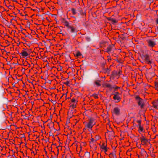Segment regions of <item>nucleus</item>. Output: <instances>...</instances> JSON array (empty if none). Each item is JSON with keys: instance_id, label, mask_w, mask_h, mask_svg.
Returning <instances> with one entry per match:
<instances>
[{"instance_id": "f257e3e1", "label": "nucleus", "mask_w": 158, "mask_h": 158, "mask_svg": "<svg viewBox=\"0 0 158 158\" xmlns=\"http://www.w3.org/2000/svg\"><path fill=\"white\" fill-rule=\"evenodd\" d=\"M68 30L69 31V33L71 34V36H75L77 35V31L75 27L72 26Z\"/></svg>"}, {"instance_id": "f03ea898", "label": "nucleus", "mask_w": 158, "mask_h": 158, "mask_svg": "<svg viewBox=\"0 0 158 158\" xmlns=\"http://www.w3.org/2000/svg\"><path fill=\"white\" fill-rule=\"evenodd\" d=\"M149 46L151 47H153L155 46L156 44V39L152 40H147Z\"/></svg>"}, {"instance_id": "7ed1b4c3", "label": "nucleus", "mask_w": 158, "mask_h": 158, "mask_svg": "<svg viewBox=\"0 0 158 158\" xmlns=\"http://www.w3.org/2000/svg\"><path fill=\"white\" fill-rule=\"evenodd\" d=\"M142 57L148 64H151V63L152 61L150 59L149 56L148 54L143 55Z\"/></svg>"}, {"instance_id": "20e7f679", "label": "nucleus", "mask_w": 158, "mask_h": 158, "mask_svg": "<svg viewBox=\"0 0 158 158\" xmlns=\"http://www.w3.org/2000/svg\"><path fill=\"white\" fill-rule=\"evenodd\" d=\"M113 112L116 115H119L120 114V110L118 107H115L114 108Z\"/></svg>"}, {"instance_id": "39448f33", "label": "nucleus", "mask_w": 158, "mask_h": 158, "mask_svg": "<svg viewBox=\"0 0 158 158\" xmlns=\"http://www.w3.org/2000/svg\"><path fill=\"white\" fill-rule=\"evenodd\" d=\"M100 82L101 81L100 80H95L94 81V85L95 86L96 85L97 87L100 86L101 85V84L100 83Z\"/></svg>"}, {"instance_id": "423d86ee", "label": "nucleus", "mask_w": 158, "mask_h": 158, "mask_svg": "<svg viewBox=\"0 0 158 158\" xmlns=\"http://www.w3.org/2000/svg\"><path fill=\"white\" fill-rule=\"evenodd\" d=\"M113 98L114 100L117 101L115 102H118L121 99L120 97L119 96V95L115 94H114V96L113 97Z\"/></svg>"}, {"instance_id": "0eeeda50", "label": "nucleus", "mask_w": 158, "mask_h": 158, "mask_svg": "<svg viewBox=\"0 0 158 158\" xmlns=\"http://www.w3.org/2000/svg\"><path fill=\"white\" fill-rule=\"evenodd\" d=\"M95 124V123H92L91 122H89L85 125V126L91 129L93 127V126Z\"/></svg>"}, {"instance_id": "6e6552de", "label": "nucleus", "mask_w": 158, "mask_h": 158, "mask_svg": "<svg viewBox=\"0 0 158 158\" xmlns=\"http://www.w3.org/2000/svg\"><path fill=\"white\" fill-rule=\"evenodd\" d=\"M121 73L122 71H119L118 72L116 71H114L112 72V74L113 76L117 75L120 76L121 74Z\"/></svg>"}, {"instance_id": "1a4fd4ad", "label": "nucleus", "mask_w": 158, "mask_h": 158, "mask_svg": "<svg viewBox=\"0 0 158 158\" xmlns=\"http://www.w3.org/2000/svg\"><path fill=\"white\" fill-rule=\"evenodd\" d=\"M114 46V45H113L112 46L110 45L108 47L106 48L107 52H111L112 48H113Z\"/></svg>"}, {"instance_id": "9d476101", "label": "nucleus", "mask_w": 158, "mask_h": 158, "mask_svg": "<svg viewBox=\"0 0 158 158\" xmlns=\"http://www.w3.org/2000/svg\"><path fill=\"white\" fill-rule=\"evenodd\" d=\"M105 86L109 88H110L111 89H113L115 87V85H111L110 84H105Z\"/></svg>"}, {"instance_id": "9b49d317", "label": "nucleus", "mask_w": 158, "mask_h": 158, "mask_svg": "<svg viewBox=\"0 0 158 158\" xmlns=\"http://www.w3.org/2000/svg\"><path fill=\"white\" fill-rule=\"evenodd\" d=\"M21 55L23 56H27L29 54L26 52L23 51L22 52Z\"/></svg>"}, {"instance_id": "f8f14e48", "label": "nucleus", "mask_w": 158, "mask_h": 158, "mask_svg": "<svg viewBox=\"0 0 158 158\" xmlns=\"http://www.w3.org/2000/svg\"><path fill=\"white\" fill-rule=\"evenodd\" d=\"M84 156L85 158H89L90 156V154L89 152H85Z\"/></svg>"}, {"instance_id": "ddd939ff", "label": "nucleus", "mask_w": 158, "mask_h": 158, "mask_svg": "<svg viewBox=\"0 0 158 158\" xmlns=\"http://www.w3.org/2000/svg\"><path fill=\"white\" fill-rule=\"evenodd\" d=\"M65 25L68 27V29L70 28V27H71L72 26L69 25V23L67 21H65Z\"/></svg>"}, {"instance_id": "4468645a", "label": "nucleus", "mask_w": 158, "mask_h": 158, "mask_svg": "<svg viewBox=\"0 0 158 158\" xmlns=\"http://www.w3.org/2000/svg\"><path fill=\"white\" fill-rule=\"evenodd\" d=\"M89 122H90V123L91 122L92 123H94V121L95 119L94 118L89 117Z\"/></svg>"}, {"instance_id": "2eb2a0df", "label": "nucleus", "mask_w": 158, "mask_h": 158, "mask_svg": "<svg viewBox=\"0 0 158 158\" xmlns=\"http://www.w3.org/2000/svg\"><path fill=\"white\" fill-rule=\"evenodd\" d=\"M138 103L139 105H140L141 104L143 103V101L142 99H140L138 101Z\"/></svg>"}, {"instance_id": "dca6fc26", "label": "nucleus", "mask_w": 158, "mask_h": 158, "mask_svg": "<svg viewBox=\"0 0 158 158\" xmlns=\"http://www.w3.org/2000/svg\"><path fill=\"white\" fill-rule=\"evenodd\" d=\"M99 145L100 146L101 148L102 149H103L104 148H106V146L105 145V143H103L102 145H101L100 144H99Z\"/></svg>"}, {"instance_id": "f3484780", "label": "nucleus", "mask_w": 158, "mask_h": 158, "mask_svg": "<svg viewBox=\"0 0 158 158\" xmlns=\"http://www.w3.org/2000/svg\"><path fill=\"white\" fill-rule=\"evenodd\" d=\"M110 20L113 23V24H114L115 23H116L117 22V21L115 19H114L113 18L110 19Z\"/></svg>"}, {"instance_id": "a211bd4d", "label": "nucleus", "mask_w": 158, "mask_h": 158, "mask_svg": "<svg viewBox=\"0 0 158 158\" xmlns=\"http://www.w3.org/2000/svg\"><path fill=\"white\" fill-rule=\"evenodd\" d=\"M140 139L142 141H146L148 142H149V140L147 139H146L144 137H143V138H140Z\"/></svg>"}, {"instance_id": "6ab92c4d", "label": "nucleus", "mask_w": 158, "mask_h": 158, "mask_svg": "<svg viewBox=\"0 0 158 158\" xmlns=\"http://www.w3.org/2000/svg\"><path fill=\"white\" fill-rule=\"evenodd\" d=\"M71 11L73 14L75 15L76 13V10L74 8H72L71 9Z\"/></svg>"}, {"instance_id": "aec40b11", "label": "nucleus", "mask_w": 158, "mask_h": 158, "mask_svg": "<svg viewBox=\"0 0 158 158\" xmlns=\"http://www.w3.org/2000/svg\"><path fill=\"white\" fill-rule=\"evenodd\" d=\"M91 96L94 97L96 98H98V95L95 93L92 94V95H91Z\"/></svg>"}, {"instance_id": "412c9836", "label": "nucleus", "mask_w": 158, "mask_h": 158, "mask_svg": "<svg viewBox=\"0 0 158 158\" xmlns=\"http://www.w3.org/2000/svg\"><path fill=\"white\" fill-rule=\"evenodd\" d=\"M139 128V129L141 131H142L143 130V127H142L141 125H139V126L138 127Z\"/></svg>"}, {"instance_id": "4be33fe9", "label": "nucleus", "mask_w": 158, "mask_h": 158, "mask_svg": "<svg viewBox=\"0 0 158 158\" xmlns=\"http://www.w3.org/2000/svg\"><path fill=\"white\" fill-rule=\"evenodd\" d=\"M81 55V53L80 52H77L76 53V56H80Z\"/></svg>"}, {"instance_id": "5701e85b", "label": "nucleus", "mask_w": 158, "mask_h": 158, "mask_svg": "<svg viewBox=\"0 0 158 158\" xmlns=\"http://www.w3.org/2000/svg\"><path fill=\"white\" fill-rule=\"evenodd\" d=\"M27 24L26 25V27H27L30 28V22H27Z\"/></svg>"}, {"instance_id": "b1692460", "label": "nucleus", "mask_w": 158, "mask_h": 158, "mask_svg": "<svg viewBox=\"0 0 158 158\" xmlns=\"http://www.w3.org/2000/svg\"><path fill=\"white\" fill-rule=\"evenodd\" d=\"M135 99L138 101L140 100V99H141L139 96H137L135 97Z\"/></svg>"}, {"instance_id": "393cba45", "label": "nucleus", "mask_w": 158, "mask_h": 158, "mask_svg": "<svg viewBox=\"0 0 158 158\" xmlns=\"http://www.w3.org/2000/svg\"><path fill=\"white\" fill-rule=\"evenodd\" d=\"M71 117H70L69 118H67V121H66V124H68L69 123H70V118H71Z\"/></svg>"}, {"instance_id": "a878e982", "label": "nucleus", "mask_w": 158, "mask_h": 158, "mask_svg": "<svg viewBox=\"0 0 158 158\" xmlns=\"http://www.w3.org/2000/svg\"><path fill=\"white\" fill-rule=\"evenodd\" d=\"M69 81H67L66 82H64V84H66L67 86H69Z\"/></svg>"}, {"instance_id": "bb28decb", "label": "nucleus", "mask_w": 158, "mask_h": 158, "mask_svg": "<svg viewBox=\"0 0 158 158\" xmlns=\"http://www.w3.org/2000/svg\"><path fill=\"white\" fill-rule=\"evenodd\" d=\"M49 128L50 129H51V131H52V129L54 130L55 132L57 131V130L56 129H55L54 128V127L53 126L52 127V128L49 127Z\"/></svg>"}, {"instance_id": "cd10ccee", "label": "nucleus", "mask_w": 158, "mask_h": 158, "mask_svg": "<svg viewBox=\"0 0 158 158\" xmlns=\"http://www.w3.org/2000/svg\"><path fill=\"white\" fill-rule=\"evenodd\" d=\"M155 85L156 89L157 88H158V82L155 83Z\"/></svg>"}, {"instance_id": "c85d7f7f", "label": "nucleus", "mask_w": 158, "mask_h": 158, "mask_svg": "<svg viewBox=\"0 0 158 158\" xmlns=\"http://www.w3.org/2000/svg\"><path fill=\"white\" fill-rule=\"evenodd\" d=\"M137 122L139 124L137 125V126L138 127V126H139V125L141 124V120H137Z\"/></svg>"}, {"instance_id": "c756f323", "label": "nucleus", "mask_w": 158, "mask_h": 158, "mask_svg": "<svg viewBox=\"0 0 158 158\" xmlns=\"http://www.w3.org/2000/svg\"><path fill=\"white\" fill-rule=\"evenodd\" d=\"M28 37L30 39H33L32 36L30 35H28Z\"/></svg>"}, {"instance_id": "7c9ffc66", "label": "nucleus", "mask_w": 158, "mask_h": 158, "mask_svg": "<svg viewBox=\"0 0 158 158\" xmlns=\"http://www.w3.org/2000/svg\"><path fill=\"white\" fill-rule=\"evenodd\" d=\"M110 154L112 155L113 157L114 158H116V155L115 153H111Z\"/></svg>"}, {"instance_id": "2f4dec72", "label": "nucleus", "mask_w": 158, "mask_h": 158, "mask_svg": "<svg viewBox=\"0 0 158 158\" xmlns=\"http://www.w3.org/2000/svg\"><path fill=\"white\" fill-rule=\"evenodd\" d=\"M143 152L146 153V151H145L143 149H142L141 153V154H142Z\"/></svg>"}, {"instance_id": "473e14b6", "label": "nucleus", "mask_w": 158, "mask_h": 158, "mask_svg": "<svg viewBox=\"0 0 158 158\" xmlns=\"http://www.w3.org/2000/svg\"><path fill=\"white\" fill-rule=\"evenodd\" d=\"M2 19V22L4 23H6V22H8L4 18H3Z\"/></svg>"}, {"instance_id": "72a5a7b5", "label": "nucleus", "mask_w": 158, "mask_h": 158, "mask_svg": "<svg viewBox=\"0 0 158 158\" xmlns=\"http://www.w3.org/2000/svg\"><path fill=\"white\" fill-rule=\"evenodd\" d=\"M99 136L98 135H96L95 136V138L96 139V140H98L99 139Z\"/></svg>"}, {"instance_id": "f704fd0d", "label": "nucleus", "mask_w": 158, "mask_h": 158, "mask_svg": "<svg viewBox=\"0 0 158 158\" xmlns=\"http://www.w3.org/2000/svg\"><path fill=\"white\" fill-rule=\"evenodd\" d=\"M96 140H95L93 138H91V142H96Z\"/></svg>"}, {"instance_id": "c9c22d12", "label": "nucleus", "mask_w": 158, "mask_h": 158, "mask_svg": "<svg viewBox=\"0 0 158 158\" xmlns=\"http://www.w3.org/2000/svg\"><path fill=\"white\" fill-rule=\"evenodd\" d=\"M154 107L156 109H158V106L157 105L154 104Z\"/></svg>"}, {"instance_id": "e433bc0d", "label": "nucleus", "mask_w": 158, "mask_h": 158, "mask_svg": "<svg viewBox=\"0 0 158 158\" xmlns=\"http://www.w3.org/2000/svg\"><path fill=\"white\" fill-rule=\"evenodd\" d=\"M107 149H109V148L106 147V148H104V149H103L104 150H105V153L106 154V152L107 151Z\"/></svg>"}, {"instance_id": "4c0bfd02", "label": "nucleus", "mask_w": 158, "mask_h": 158, "mask_svg": "<svg viewBox=\"0 0 158 158\" xmlns=\"http://www.w3.org/2000/svg\"><path fill=\"white\" fill-rule=\"evenodd\" d=\"M139 106H140L141 108H142L143 107V106H144V104L143 103H142V104H141V105H139Z\"/></svg>"}, {"instance_id": "58836bf2", "label": "nucleus", "mask_w": 158, "mask_h": 158, "mask_svg": "<svg viewBox=\"0 0 158 158\" xmlns=\"http://www.w3.org/2000/svg\"><path fill=\"white\" fill-rule=\"evenodd\" d=\"M110 70L109 69L107 68L106 69V72H109L110 71Z\"/></svg>"}, {"instance_id": "ea45409f", "label": "nucleus", "mask_w": 158, "mask_h": 158, "mask_svg": "<svg viewBox=\"0 0 158 158\" xmlns=\"http://www.w3.org/2000/svg\"><path fill=\"white\" fill-rule=\"evenodd\" d=\"M71 106L72 107V108L73 109L76 107V106L75 105L73 104Z\"/></svg>"}, {"instance_id": "a19ab883", "label": "nucleus", "mask_w": 158, "mask_h": 158, "mask_svg": "<svg viewBox=\"0 0 158 158\" xmlns=\"http://www.w3.org/2000/svg\"><path fill=\"white\" fill-rule=\"evenodd\" d=\"M112 94L114 95V94L118 95L119 94V93L118 92H116L114 94Z\"/></svg>"}, {"instance_id": "79ce46f5", "label": "nucleus", "mask_w": 158, "mask_h": 158, "mask_svg": "<svg viewBox=\"0 0 158 158\" xmlns=\"http://www.w3.org/2000/svg\"><path fill=\"white\" fill-rule=\"evenodd\" d=\"M114 88H115V90H116V89H120V87H117V86H115V87Z\"/></svg>"}, {"instance_id": "37998d69", "label": "nucleus", "mask_w": 158, "mask_h": 158, "mask_svg": "<svg viewBox=\"0 0 158 158\" xmlns=\"http://www.w3.org/2000/svg\"><path fill=\"white\" fill-rule=\"evenodd\" d=\"M49 133V135H50V136H54V135H53V134L52 133H51V131H50Z\"/></svg>"}, {"instance_id": "c03bdc74", "label": "nucleus", "mask_w": 158, "mask_h": 158, "mask_svg": "<svg viewBox=\"0 0 158 158\" xmlns=\"http://www.w3.org/2000/svg\"><path fill=\"white\" fill-rule=\"evenodd\" d=\"M50 100V101L52 102L53 104H55L56 103L55 102V101H54L52 100Z\"/></svg>"}, {"instance_id": "a18cd8bd", "label": "nucleus", "mask_w": 158, "mask_h": 158, "mask_svg": "<svg viewBox=\"0 0 158 158\" xmlns=\"http://www.w3.org/2000/svg\"><path fill=\"white\" fill-rule=\"evenodd\" d=\"M72 102H75V100L74 99H73L72 100Z\"/></svg>"}, {"instance_id": "49530a36", "label": "nucleus", "mask_w": 158, "mask_h": 158, "mask_svg": "<svg viewBox=\"0 0 158 158\" xmlns=\"http://www.w3.org/2000/svg\"><path fill=\"white\" fill-rule=\"evenodd\" d=\"M21 138H25V136L24 134H23L22 135V136L21 137Z\"/></svg>"}, {"instance_id": "de8ad7c7", "label": "nucleus", "mask_w": 158, "mask_h": 158, "mask_svg": "<svg viewBox=\"0 0 158 158\" xmlns=\"http://www.w3.org/2000/svg\"><path fill=\"white\" fill-rule=\"evenodd\" d=\"M150 73L153 76V75H154V72H151V73Z\"/></svg>"}, {"instance_id": "09e8293b", "label": "nucleus", "mask_w": 158, "mask_h": 158, "mask_svg": "<svg viewBox=\"0 0 158 158\" xmlns=\"http://www.w3.org/2000/svg\"><path fill=\"white\" fill-rule=\"evenodd\" d=\"M13 64L14 65H18V64H19L18 63H13Z\"/></svg>"}, {"instance_id": "8fccbe9b", "label": "nucleus", "mask_w": 158, "mask_h": 158, "mask_svg": "<svg viewBox=\"0 0 158 158\" xmlns=\"http://www.w3.org/2000/svg\"><path fill=\"white\" fill-rule=\"evenodd\" d=\"M65 98L66 99H70V97L67 98L66 96Z\"/></svg>"}, {"instance_id": "3c124183", "label": "nucleus", "mask_w": 158, "mask_h": 158, "mask_svg": "<svg viewBox=\"0 0 158 158\" xmlns=\"http://www.w3.org/2000/svg\"><path fill=\"white\" fill-rule=\"evenodd\" d=\"M24 118L25 119H28V118L27 116H25Z\"/></svg>"}, {"instance_id": "603ef678", "label": "nucleus", "mask_w": 158, "mask_h": 158, "mask_svg": "<svg viewBox=\"0 0 158 158\" xmlns=\"http://www.w3.org/2000/svg\"><path fill=\"white\" fill-rule=\"evenodd\" d=\"M156 23L157 24H158V19H157L156 20Z\"/></svg>"}, {"instance_id": "864d4df0", "label": "nucleus", "mask_w": 158, "mask_h": 158, "mask_svg": "<svg viewBox=\"0 0 158 158\" xmlns=\"http://www.w3.org/2000/svg\"><path fill=\"white\" fill-rule=\"evenodd\" d=\"M51 81H50V80H48V83H50V84H51Z\"/></svg>"}, {"instance_id": "5fc2aeb1", "label": "nucleus", "mask_w": 158, "mask_h": 158, "mask_svg": "<svg viewBox=\"0 0 158 158\" xmlns=\"http://www.w3.org/2000/svg\"><path fill=\"white\" fill-rule=\"evenodd\" d=\"M7 65H9L10 64V63L9 61L7 63Z\"/></svg>"}, {"instance_id": "6e6d98bb", "label": "nucleus", "mask_w": 158, "mask_h": 158, "mask_svg": "<svg viewBox=\"0 0 158 158\" xmlns=\"http://www.w3.org/2000/svg\"><path fill=\"white\" fill-rule=\"evenodd\" d=\"M0 18H1L2 19H3V18L2 17V15H0Z\"/></svg>"}, {"instance_id": "4d7b16f0", "label": "nucleus", "mask_w": 158, "mask_h": 158, "mask_svg": "<svg viewBox=\"0 0 158 158\" xmlns=\"http://www.w3.org/2000/svg\"><path fill=\"white\" fill-rule=\"evenodd\" d=\"M55 89V87H52L51 89Z\"/></svg>"}, {"instance_id": "13d9d810", "label": "nucleus", "mask_w": 158, "mask_h": 158, "mask_svg": "<svg viewBox=\"0 0 158 158\" xmlns=\"http://www.w3.org/2000/svg\"><path fill=\"white\" fill-rule=\"evenodd\" d=\"M52 115H51L50 116V119H52Z\"/></svg>"}, {"instance_id": "bf43d9fd", "label": "nucleus", "mask_w": 158, "mask_h": 158, "mask_svg": "<svg viewBox=\"0 0 158 158\" xmlns=\"http://www.w3.org/2000/svg\"><path fill=\"white\" fill-rule=\"evenodd\" d=\"M97 148V146H94V150H96Z\"/></svg>"}, {"instance_id": "052dcab7", "label": "nucleus", "mask_w": 158, "mask_h": 158, "mask_svg": "<svg viewBox=\"0 0 158 158\" xmlns=\"http://www.w3.org/2000/svg\"><path fill=\"white\" fill-rule=\"evenodd\" d=\"M45 142H47L48 141V140H45Z\"/></svg>"}, {"instance_id": "680f3d73", "label": "nucleus", "mask_w": 158, "mask_h": 158, "mask_svg": "<svg viewBox=\"0 0 158 158\" xmlns=\"http://www.w3.org/2000/svg\"><path fill=\"white\" fill-rule=\"evenodd\" d=\"M12 156L14 157H15V158H16V157L15 156V155H12Z\"/></svg>"}, {"instance_id": "e2e57ef3", "label": "nucleus", "mask_w": 158, "mask_h": 158, "mask_svg": "<svg viewBox=\"0 0 158 158\" xmlns=\"http://www.w3.org/2000/svg\"><path fill=\"white\" fill-rule=\"evenodd\" d=\"M67 93H66L65 94H64L63 95H64V94H65L66 95V96H67Z\"/></svg>"}, {"instance_id": "0e129e2a", "label": "nucleus", "mask_w": 158, "mask_h": 158, "mask_svg": "<svg viewBox=\"0 0 158 158\" xmlns=\"http://www.w3.org/2000/svg\"><path fill=\"white\" fill-rule=\"evenodd\" d=\"M4 3L5 4V5L6 6H6V3H5V0L4 1Z\"/></svg>"}, {"instance_id": "69168bd1", "label": "nucleus", "mask_w": 158, "mask_h": 158, "mask_svg": "<svg viewBox=\"0 0 158 158\" xmlns=\"http://www.w3.org/2000/svg\"><path fill=\"white\" fill-rule=\"evenodd\" d=\"M7 158H11V157H10V156H9L7 157Z\"/></svg>"}, {"instance_id": "338daca9", "label": "nucleus", "mask_w": 158, "mask_h": 158, "mask_svg": "<svg viewBox=\"0 0 158 158\" xmlns=\"http://www.w3.org/2000/svg\"><path fill=\"white\" fill-rule=\"evenodd\" d=\"M6 43H7V44L9 43L8 41H7V40H6Z\"/></svg>"}, {"instance_id": "774afa93", "label": "nucleus", "mask_w": 158, "mask_h": 158, "mask_svg": "<svg viewBox=\"0 0 158 158\" xmlns=\"http://www.w3.org/2000/svg\"><path fill=\"white\" fill-rule=\"evenodd\" d=\"M156 30H157V31H158V26L157 27Z\"/></svg>"}]
</instances>
